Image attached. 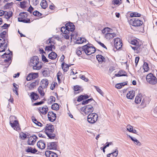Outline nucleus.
Listing matches in <instances>:
<instances>
[{
  "label": "nucleus",
  "instance_id": "obj_1",
  "mask_svg": "<svg viewBox=\"0 0 157 157\" xmlns=\"http://www.w3.org/2000/svg\"><path fill=\"white\" fill-rule=\"evenodd\" d=\"M6 33V31L0 33V52H4L7 48L8 41Z\"/></svg>",
  "mask_w": 157,
  "mask_h": 157
},
{
  "label": "nucleus",
  "instance_id": "obj_2",
  "mask_svg": "<svg viewBox=\"0 0 157 157\" xmlns=\"http://www.w3.org/2000/svg\"><path fill=\"white\" fill-rule=\"evenodd\" d=\"M29 64L34 70H39L42 67L41 63L40 62L38 57L36 56H34L30 59Z\"/></svg>",
  "mask_w": 157,
  "mask_h": 157
},
{
  "label": "nucleus",
  "instance_id": "obj_3",
  "mask_svg": "<svg viewBox=\"0 0 157 157\" xmlns=\"http://www.w3.org/2000/svg\"><path fill=\"white\" fill-rule=\"evenodd\" d=\"M54 128L53 125L51 124H47L45 127V132L49 138L54 139L55 135L53 133Z\"/></svg>",
  "mask_w": 157,
  "mask_h": 157
},
{
  "label": "nucleus",
  "instance_id": "obj_4",
  "mask_svg": "<svg viewBox=\"0 0 157 157\" xmlns=\"http://www.w3.org/2000/svg\"><path fill=\"white\" fill-rule=\"evenodd\" d=\"M16 118L14 116L10 117V124L11 127L17 131L20 129L18 121L16 119Z\"/></svg>",
  "mask_w": 157,
  "mask_h": 157
},
{
  "label": "nucleus",
  "instance_id": "obj_5",
  "mask_svg": "<svg viewBox=\"0 0 157 157\" xmlns=\"http://www.w3.org/2000/svg\"><path fill=\"white\" fill-rule=\"evenodd\" d=\"M83 52L87 55H91L94 53L96 51L95 48L89 44L83 46Z\"/></svg>",
  "mask_w": 157,
  "mask_h": 157
},
{
  "label": "nucleus",
  "instance_id": "obj_6",
  "mask_svg": "<svg viewBox=\"0 0 157 157\" xmlns=\"http://www.w3.org/2000/svg\"><path fill=\"white\" fill-rule=\"evenodd\" d=\"M98 118V115L97 114L94 113H90L87 116V120L90 123L93 124L97 121Z\"/></svg>",
  "mask_w": 157,
  "mask_h": 157
},
{
  "label": "nucleus",
  "instance_id": "obj_7",
  "mask_svg": "<svg viewBox=\"0 0 157 157\" xmlns=\"http://www.w3.org/2000/svg\"><path fill=\"white\" fill-rule=\"evenodd\" d=\"M27 17L26 12H21L19 14V17H18V21L24 23H28L30 22V20L27 18Z\"/></svg>",
  "mask_w": 157,
  "mask_h": 157
},
{
  "label": "nucleus",
  "instance_id": "obj_8",
  "mask_svg": "<svg viewBox=\"0 0 157 157\" xmlns=\"http://www.w3.org/2000/svg\"><path fill=\"white\" fill-rule=\"evenodd\" d=\"M146 79L147 82L151 84H155L157 82L156 77L151 73L147 75L146 77Z\"/></svg>",
  "mask_w": 157,
  "mask_h": 157
},
{
  "label": "nucleus",
  "instance_id": "obj_9",
  "mask_svg": "<svg viewBox=\"0 0 157 157\" xmlns=\"http://www.w3.org/2000/svg\"><path fill=\"white\" fill-rule=\"evenodd\" d=\"M94 109L92 105H87L82 107L81 109V111L83 112L86 114H88L92 113L94 110Z\"/></svg>",
  "mask_w": 157,
  "mask_h": 157
},
{
  "label": "nucleus",
  "instance_id": "obj_10",
  "mask_svg": "<svg viewBox=\"0 0 157 157\" xmlns=\"http://www.w3.org/2000/svg\"><path fill=\"white\" fill-rule=\"evenodd\" d=\"M130 23L134 26H140L143 24L142 21L137 18H132L130 20Z\"/></svg>",
  "mask_w": 157,
  "mask_h": 157
},
{
  "label": "nucleus",
  "instance_id": "obj_11",
  "mask_svg": "<svg viewBox=\"0 0 157 157\" xmlns=\"http://www.w3.org/2000/svg\"><path fill=\"white\" fill-rule=\"evenodd\" d=\"M114 46L115 48L117 49H119L121 48L122 46L121 40L118 38L114 39Z\"/></svg>",
  "mask_w": 157,
  "mask_h": 157
},
{
  "label": "nucleus",
  "instance_id": "obj_12",
  "mask_svg": "<svg viewBox=\"0 0 157 157\" xmlns=\"http://www.w3.org/2000/svg\"><path fill=\"white\" fill-rule=\"evenodd\" d=\"M62 28H64L66 31L68 30L69 32L73 31L75 28L74 25L71 22L67 23L66 25V27H63Z\"/></svg>",
  "mask_w": 157,
  "mask_h": 157
},
{
  "label": "nucleus",
  "instance_id": "obj_13",
  "mask_svg": "<svg viewBox=\"0 0 157 157\" xmlns=\"http://www.w3.org/2000/svg\"><path fill=\"white\" fill-rule=\"evenodd\" d=\"M48 42V44L49 46H47L45 48V49L48 51H52L53 49H55V47L54 46V42L51 41V40L49 39Z\"/></svg>",
  "mask_w": 157,
  "mask_h": 157
},
{
  "label": "nucleus",
  "instance_id": "obj_14",
  "mask_svg": "<svg viewBox=\"0 0 157 157\" xmlns=\"http://www.w3.org/2000/svg\"><path fill=\"white\" fill-rule=\"evenodd\" d=\"M58 144L56 142H50L48 144V148L49 150H57Z\"/></svg>",
  "mask_w": 157,
  "mask_h": 157
},
{
  "label": "nucleus",
  "instance_id": "obj_15",
  "mask_svg": "<svg viewBox=\"0 0 157 157\" xmlns=\"http://www.w3.org/2000/svg\"><path fill=\"white\" fill-rule=\"evenodd\" d=\"M49 120L51 122L55 121L56 119V115L52 112H49L48 114Z\"/></svg>",
  "mask_w": 157,
  "mask_h": 157
},
{
  "label": "nucleus",
  "instance_id": "obj_16",
  "mask_svg": "<svg viewBox=\"0 0 157 157\" xmlns=\"http://www.w3.org/2000/svg\"><path fill=\"white\" fill-rule=\"evenodd\" d=\"M38 109L40 113L43 115L46 114L48 110V107L46 105L40 107Z\"/></svg>",
  "mask_w": 157,
  "mask_h": 157
},
{
  "label": "nucleus",
  "instance_id": "obj_17",
  "mask_svg": "<svg viewBox=\"0 0 157 157\" xmlns=\"http://www.w3.org/2000/svg\"><path fill=\"white\" fill-rule=\"evenodd\" d=\"M37 139V137L35 135L30 136L28 141V144L29 145H33Z\"/></svg>",
  "mask_w": 157,
  "mask_h": 157
},
{
  "label": "nucleus",
  "instance_id": "obj_18",
  "mask_svg": "<svg viewBox=\"0 0 157 157\" xmlns=\"http://www.w3.org/2000/svg\"><path fill=\"white\" fill-rule=\"evenodd\" d=\"M38 76V73H30L27 76L26 79L27 81H30L33 79H34Z\"/></svg>",
  "mask_w": 157,
  "mask_h": 157
},
{
  "label": "nucleus",
  "instance_id": "obj_19",
  "mask_svg": "<svg viewBox=\"0 0 157 157\" xmlns=\"http://www.w3.org/2000/svg\"><path fill=\"white\" fill-rule=\"evenodd\" d=\"M64 28H61V31L63 33V36L66 39H68L69 38V36L71 33L68 30H65Z\"/></svg>",
  "mask_w": 157,
  "mask_h": 157
},
{
  "label": "nucleus",
  "instance_id": "obj_20",
  "mask_svg": "<svg viewBox=\"0 0 157 157\" xmlns=\"http://www.w3.org/2000/svg\"><path fill=\"white\" fill-rule=\"evenodd\" d=\"M47 157H58V155L55 152L50 151H47L45 153Z\"/></svg>",
  "mask_w": 157,
  "mask_h": 157
},
{
  "label": "nucleus",
  "instance_id": "obj_21",
  "mask_svg": "<svg viewBox=\"0 0 157 157\" xmlns=\"http://www.w3.org/2000/svg\"><path fill=\"white\" fill-rule=\"evenodd\" d=\"M42 74L44 77H48L50 76V71L48 68H45L44 70H42Z\"/></svg>",
  "mask_w": 157,
  "mask_h": 157
},
{
  "label": "nucleus",
  "instance_id": "obj_22",
  "mask_svg": "<svg viewBox=\"0 0 157 157\" xmlns=\"http://www.w3.org/2000/svg\"><path fill=\"white\" fill-rule=\"evenodd\" d=\"M48 81L47 79L46 78L43 79L40 82V86L45 88L48 86Z\"/></svg>",
  "mask_w": 157,
  "mask_h": 157
},
{
  "label": "nucleus",
  "instance_id": "obj_23",
  "mask_svg": "<svg viewBox=\"0 0 157 157\" xmlns=\"http://www.w3.org/2000/svg\"><path fill=\"white\" fill-rule=\"evenodd\" d=\"M135 96V93L134 90H131L128 92L126 95L127 98L128 99H132Z\"/></svg>",
  "mask_w": 157,
  "mask_h": 157
},
{
  "label": "nucleus",
  "instance_id": "obj_24",
  "mask_svg": "<svg viewBox=\"0 0 157 157\" xmlns=\"http://www.w3.org/2000/svg\"><path fill=\"white\" fill-rule=\"evenodd\" d=\"M116 36L114 33H106L105 34V37L107 40L113 38Z\"/></svg>",
  "mask_w": 157,
  "mask_h": 157
},
{
  "label": "nucleus",
  "instance_id": "obj_25",
  "mask_svg": "<svg viewBox=\"0 0 157 157\" xmlns=\"http://www.w3.org/2000/svg\"><path fill=\"white\" fill-rule=\"evenodd\" d=\"M37 147L41 149H43L45 148V145L44 142L42 141H39L37 144Z\"/></svg>",
  "mask_w": 157,
  "mask_h": 157
},
{
  "label": "nucleus",
  "instance_id": "obj_26",
  "mask_svg": "<svg viewBox=\"0 0 157 157\" xmlns=\"http://www.w3.org/2000/svg\"><path fill=\"white\" fill-rule=\"evenodd\" d=\"M118 151L117 148L115 149L112 152L107 155L108 157H116L117 155Z\"/></svg>",
  "mask_w": 157,
  "mask_h": 157
},
{
  "label": "nucleus",
  "instance_id": "obj_27",
  "mask_svg": "<svg viewBox=\"0 0 157 157\" xmlns=\"http://www.w3.org/2000/svg\"><path fill=\"white\" fill-rule=\"evenodd\" d=\"M57 54L55 52H52L48 54V58L52 60H54L56 58Z\"/></svg>",
  "mask_w": 157,
  "mask_h": 157
},
{
  "label": "nucleus",
  "instance_id": "obj_28",
  "mask_svg": "<svg viewBox=\"0 0 157 157\" xmlns=\"http://www.w3.org/2000/svg\"><path fill=\"white\" fill-rule=\"evenodd\" d=\"M45 88L40 86L38 88V90L39 93L42 96H43L44 95L45 93L44 90V89Z\"/></svg>",
  "mask_w": 157,
  "mask_h": 157
},
{
  "label": "nucleus",
  "instance_id": "obj_29",
  "mask_svg": "<svg viewBox=\"0 0 157 157\" xmlns=\"http://www.w3.org/2000/svg\"><path fill=\"white\" fill-rule=\"evenodd\" d=\"M30 97L32 99L34 100H36L38 99L39 96L36 93L33 92L31 93Z\"/></svg>",
  "mask_w": 157,
  "mask_h": 157
},
{
  "label": "nucleus",
  "instance_id": "obj_30",
  "mask_svg": "<svg viewBox=\"0 0 157 157\" xmlns=\"http://www.w3.org/2000/svg\"><path fill=\"white\" fill-rule=\"evenodd\" d=\"M26 151L28 152H30L32 153H35L37 151L35 148L31 147H28L26 150Z\"/></svg>",
  "mask_w": 157,
  "mask_h": 157
},
{
  "label": "nucleus",
  "instance_id": "obj_31",
  "mask_svg": "<svg viewBox=\"0 0 157 157\" xmlns=\"http://www.w3.org/2000/svg\"><path fill=\"white\" fill-rule=\"evenodd\" d=\"M89 98V96L86 95H81L79 96L78 98L77 101H81L84 99H86Z\"/></svg>",
  "mask_w": 157,
  "mask_h": 157
},
{
  "label": "nucleus",
  "instance_id": "obj_32",
  "mask_svg": "<svg viewBox=\"0 0 157 157\" xmlns=\"http://www.w3.org/2000/svg\"><path fill=\"white\" fill-rule=\"evenodd\" d=\"M5 17L7 19H9L12 15V12L11 11L5 12Z\"/></svg>",
  "mask_w": 157,
  "mask_h": 157
},
{
  "label": "nucleus",
  "instance_id": "obj_33",
  "mask_svg": "<svg viewBox=\"0 0 157 157\" xmlns=\"http://www.w3.org/2000/svg\"><path fill=\"white\" fill-rule=\"evenodd\" d=\"M142 96L140 94H139L136 97L135 99V102L136 104L140 103L142 100Z\"/></svg>",
  "mask_w": 157,
  "mask_h": 157
},
{
  "label": "nucleus",
  "instance_id": "obj_34",
  "mask_svg": "<svg viewBox=\"0 0 157 157\" xmlns=\"http://www.w3.org/2000/svg\"><path fill=\"white\" fill-rule=\"evenodd\" d=\"M40 5L42 8L46 9L47 6V3L46 0H42Z\"/></svg>",
  "mask_w": 157,
  "mask_h": 157
},
{
  "label": "nucleus",
  "instance_id": "obj_35",
  "mask_svg": "<svg viewBox=\"0 0 157 157\" xmlns=\"http://www.w3.org/2000/svg\"><path fill=\"white\" fill-rule=\"evenodd\" d=\"M61 66L62 69L64 72H66L68 71L69 67L70 66L68 64H64L63 63H62Z\"/></svg>",
  "mask_w": 157,
  "mask_h": 157
},
{
  "label": "nucleus",
  "instance_id": "obj_36",
  "mask_svg": "<svg viewBox=\"0 0 157 157\" xmlns=\"http://www.w3.org/2000/svg\"><path fill=\"white\" fill-rule=\"evenodd\" d=\"M76 41L77 44H82L86 41V39L84 38H78Z\"/></svg>",
  "mask_w": 157,
  "mask_h": 157
},
{
  "label": "nucleus",
  "instance_id": "obj_37",
  "mask_svg": "<svg viewBox=\"0 0 157 157\" xmlns=\"http://www.w3.org/2000/svg\"><path fill=\"white\" fill-rule=\"evenodd\" d=\"M96 58L97 60L100 62L103 61L105 59L101 55H97Z\"/></svg>",
  "mask_w": 157,
  "mask_h": 157
},
{
  "label": "nucleus",
  "instance_id": "obj_38",
  "mask_svg": "<svg viewBox=\"0 0 157 157\" xmlns=\"http://www.w3.org/2000/svg\"><path fill=\"white\" fill-rule=\"evenodd\" d=\"M82 51L83 52V46L82 48H77L76 50V53L78 56H79L82 54Z\"/></svg>",
  "mask_w": 157,
  "mask_h": 157
},
{
  "label": "nucleus",
  "instance_id": "obj_39",
  "mask_svg": "<svg viewBox=\"0 0 157 157\" xmlns=\"http://www.w3.org/2000/svg\"><path fill=\"white\" fill-rule=\"evenodd\" d=\"M55 98L52 96H50L48 101V103L49 104H51L55 101Z\"/></svg>",
  "mask_w": 157,
  "mask_h": 157
},
{
  "label": "nucleus",
  "instance_id": "obj_40",
  "mask_svg": "<svg viewBox=\"0 0 157 157\" xmlns=\"http://www.w3.org/2000/svg\"><path fill=\"white\" fill-rule=\"evenodd\" d=\"M70 36H71V39L72 40V39L75 40H77V34L75 32H73L71 34Z\"/></svg>",
  "mask_w": 157,
  "mask_h": 157
},
{
  "label": "nucleus",
  "instance_id": "obj_41",
  "mask_svg": "<svg viewBox=\"0 0 157 157\" xmlns=\"http://www.w3.org/2000/svg\"><path fill=\"white\" fill-rule=\"evenodd\" d=\"M141 16V14L137 12H134L131 13H130V16L132 17H140Z\"/></svg>",
  "mask_w": 157,
  "mask_h": 157
},
{
  "label": "nucleus",
  "instance_id": "obj_42",
  "mask_svg": "<svg viewBox=\"0 0 157 157\" xmlns=\"http://www.w3.org/2000/svg\"><path fill=\"white\" fill-rule=\"evenodd\" d=\"M112 29L109 28H105L102 31V33H110L109 32H112Z\"/></svg>",
  "mask_w": 157,
  "mask_h": 157
},
{
  "label": "nucleus",
  "instance_id": "obj_43",
  "mask_svg": "<svg viewBox=\"0 0 157 157\" xmlns=\"http://www.w3.org/2000/svg\"><path fill=\"white\" fill-rule=\"evenodd\" d=\"M52 108L53 109L57 110L59 109V105L57 103H54L52 105Z\"/></svg>",
  "mask_w": 157,
  "mask_h": 157
},
{
  "label": "nucleus",
  "instance_id": "obj_44",
  "mask_svg": "<svg viewBox=\"0 0 157 157\" xmlns=\"http://www.w3.org/2000/svg\"><path fill=\"white\" fill-rule=\"evenodd\" d=\"M143 68L144 70V72H147L148 71L149 67L148 64L147 63H144L143 66Z\"/></svg>",
  "mask_w": 157,
  "mask_h": 157
},
{
  "label": "nucleus",
  "instance_id": "obj_45",
  "mask_svg": "<svg viewBox=\"0 0 157 157\" xmlns=\"http://www.w3.org/2000/svg\"><path fill=\"white\" fill-rule=\"evenodd\" d=\"M131 44L135 46L139 45V42L137 40L133 39L131 41Z\"/></svg>",
  "mask_w": 157,
  "mask_h": 157
},
{
  "label": "nucleus",
  "instance_id": "obj_46",
  "mask_svg": "<svg viewBox=\"0 0 157 157\" xmlns=\"http://www.w3.org/2000/svg\"><path fill=\"white\" fill-rule=\"evenodd\" d=\"M13 4L14 3L13 2H11L10 3H7L5 5V7L6 9L9 8H10L11 7Z\"/></svg>",
  "mask_w": 157,
  "mask_h": 157
},
{
  "label": "nucleus",
  "instance_id": "obj_47",
  "mask_svg": "<svg viewBox=\"0 0 157 157\" xmlns=\"http://www.w3.org/2000/svg\"><path fill=\"white\" fill-rule=\"evenodd\" d=\"M20 137L21 139L24 140L26 138L27 135L24 133L21 132L20 134Z\"/></svg>",
  "mask_w": 157,
  "mask_h": 157
},
{
  "label": "nucleus",
  "instance_id": "obj_48",
  "mask_svg": "<svg viewBox=\"0 0 157 157\" xmlns=\"http://www.w3.org/2000/svg\"><path fill=\"white\" fill-rule=\"evenodd\" d=\"M94 87L96 89V90L101 95H103V92L98 87L96 86H94Z\"/></svg>",
  "mask_w": 157,
  "mask_h": 157
},
{
  "label": "nucleus",
  "instance_id": "obj_49",
  "mask_svg": "<svg viewBox=\"0 0 157 157\" xmlns=\"http://www.w3.org/2000/svg\"><path fill=\"white\" fill-rule=\"evenodd\" d=\"M127 129L128 131L129 132H132L133 130V127L132 126L130 125L129 124L127 126Z\"/></svg>",
  "mask_w": 157,
  "mask_h": 157
},
{
  "label": "nucleus",
  "instance_id": "obj_50",
  "mask_svg": "<svg viewBox=\"0 0 157 157\" xmlns=\"http://www.w3.org/2000/svg\"><path fill=\"white\" fill-rule=\"evenodd\" d=\"M93 100V99L91 98L88 99L85 101H83L82 103V105H85L87 104L88 103L90 102V101Z\"/></svg>",
  "mask_w": 157,
  "mask_h": 157
},
{
  "label": "nucleus",
  "instance_id": "obj_51",
  "mask_svg": "<svg viewBox=\"0 0 157 157\" xmlns=\"http://www.w3.org/2000/svg\"><path fill=\"white\" fill-rule=\"evenodd\" d=\"M121 0H113V3L114 5H119L121 3Z\"/></svg>",
  "mask_w": 157,
  "mask_h": 157
},
{
  "label": "nucleus",
  "instance_id": "obj_52",
  "mask_svg": "<svg viewBox=\"0 0 157 157\" xmlns=\"http://www.w3.org/2000/svg\"><path fill=\"white\" fill-rule=\"evenodd\" d=\"M74 90L75 91L80 90V91H82L81 87L79 86H74Z\"/></svg>",
  "mask_w": 157,
  "mask_h": 157
},
{
  "label": "nucleus",
  "instance_id": "obj_53",
  "mask_svg": "<svg viewBox=\"0 0 157 157\" xmlns=\"http://www.w3.org/2000/svg\"><path fill=\"white\" fill-rule=\"evenodd\" d=\"M33 14L34 16H37L38 17L42 15L41 13L36 10L34 11L33 13Z\"/></svg>",
  "mask_w": 157,
  "mask_h": 157
},
{
  "label": "nucleus",
  "instance_id": "obj_54",
  "mask_svg": "<svg viewBox=\"0 0 157 157\" xmlns=\"http://www.w3.org/2000/svg\"><path fill=\"white\" fill-rule=\"evenodd\" d=\"M37 84V82L36 81L35 82H33L30 84V87L31 88H34Z\"/></svg>",
  "mask_w": 157,
  "mask_h": 157
},
{
  "label": "nucleus",
  "instance_id": "obj_55",
  "mask_svg": "<svg viewBox=\"0 0 157 157\" xmlns=\"http://www.w3.org/2000/svg\"><path fill=\"white\" fill-rule=\"evenodd\" d=\"M42 59L43 62L44 63H47L48 62V59L46 58V57L44 55L42 56Z\"/></svg>",
  "mask_w": 157,
  "mask_h": 157
},
{
  "label": "nucleus",
  "instance_id": "obj_56",
  "mask_svg": "<svg viewBox=\"0 0 157 157\" xmlns=\"http://www.w3.org/2000/svg\"><path fill=\"white\" fill-rule=\"evenodd\" d=\"M80 78L81 79L84 80L85 82H87L88 81V79L86 77L83 75H82L80 76Z\"/></svg>",
  "mask_w": 157,
  "mask_h": 157
},
{
  "label": "nucleus",
  "instance_id": "obj_57",
  "mask_svg": "<svg viewBox=\"0 0 157 157\" xmlns=\"http://www.w3.org/2000/svg\"><path fill=\"white\" fill-rule=\"evenodd\" d=\"M10 26L9 25H8L6 24H5L4 25L2 26V28L3 29H6L7 28L9 27Z\"/></svg>",
  "mask_w": 157,
  "mask_h": 157
},
{
  "label": "nucleus",
  "instance_id": "obj_58",
  "mask_svg": "<svg viewBox=\"0 0 157 157\" xmlns=\"http://www.w3.org/2000/svg\"><path fill=\"white\" fill-rule=\"evenodd\" d=\"M112 144V142L107 143L106 144V145L104 146V148H106L107 147H108L109 145H111Z\"/></svg>",
  "mask_w": 157,
  "mask_h": 157
},
{
  "label": "nucleus",
  "instance_id": "obj_59",
  "mask_svg": "<svg viewBox=\"0 0 157 157\" xmlns=\"http://www.w3.org/2000/svg\"><path fill=\"white\" fill-rule=\"evenodd\" d=\"M121 85L120 83H118L116 85V87L118 89H120L122 88Z\"/></svg>",
  "mask_w": 157,
  "mask_h": 157
},
{
  "label": "nucleus",
  "instance_id": "obj_60",
  "mask_svg": "<svg viewBox=\"0 0 157 157\" xmlns=\"http://www.w3.org/2000/svg\"><path fill=\"white\" fill-rule=\"evenodd\" d=\"M34 123L37 125L39 126H41L42 125L41 123L38 121H36Z\"/></svg>",
  "mask_w": 157,
  "mask_h": 157
},
{
  "label": "nucleus",
  "instance_id": "obj_61",
  "mask_svg": "<svg viewBox=\"0 0 157 157\" xmlns=\"http://www.w3.org/2000/svg\"><path fill=\"white\" fill-rule=\"evenodd\" d=\"M139 57H136L135 59V63L136 65V66L137 65V63L139 62Z\"/></svg>",
  "mask_w": 157,
  "mask_h": 157
},
{
  "label": "nucleus",
  "instance_id": "obj_62",
  "mask_svg": "<svg viewBox=\"0 0 157 157\" xmlns=\"http://www.w3.org/2000/svg\"><path fill=\"white\" fill-rule=\"evenodd\" d=\"M25 2H20V6L21 7H24L25 6Z\"/></svg>",
  "mask_w": 157,
  "mask_h": 157
},
{
  "label": "nucleus",
  "instance_id": "obj_63",
  "mask_svg": "<svg viewBox=\"0 0 157 157\" xmlns=\"http://www.w3.org/2000/svg\"><path fill=\"white\" fill-rule=\"evenodd\" d=\"M132 49L134 50H137L139 48V45L136 46L134 47H132Z\"/></svg>",
  "mask_w": 157,
  "mask_h": 157
},
{
  "label": "nucleus",
  "instance_id": "obj_64",
  "mask_svg": "<svg viewBox=\"0 0 157 157\" xmlns=\"http://www.w3.org/2000/svg\"><path fill=\"white\" fill-rule=\"evenodd\" d=\"M134 143L137 145H138V146H140L141 145V143L138 140H136V141Z\"/></svg>",
  "mask_w": 157,
  "mask_h": 157
}]
</instances>
